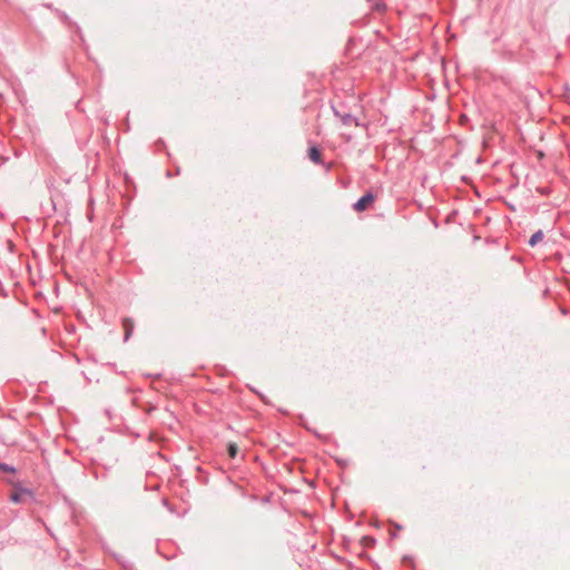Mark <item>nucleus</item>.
<instances>
[{"instance_id":"obj_10","label":"nucleus","mask_w":570,"mask_h":570,"mask_svg":"<svg viewBox=\"0 0 570 570\" xmlns=\"http://www.w3.org/2000/svg\"><path fill=\"white\" fill-rule=\"evenodd\" d=\"M368 2H372L373 0H367Z\"/></svg>"},{"instance_id":"obj_7","label":"nucleus","mask_w":570,"mask_h":570,"mask_svg":"<svg viewBox=\"0 0 570 570\" xmlns=\"http://www.w3.org/2000/svg\"><path fill=\"white\" fill-rule=\"evenodd\" d=\"M237 452H239V449H237L236 443H228L229 458L235 459L237 456Z\"/></svg>"},{"instance_id":"obj_1","label":"nucleus","mask_w":570,"mask_h":570,"mask_svg":"<svg viewBox=\"0 0 570 570\" xmlns=\"http://www.w3.org/2000/svg\"><path fill=\"white\" fill-rule=\"evenodd\" d=\"M373 202V195L371 193H367L363 195L360 199H357L356 203H354L353 208L356 212H363L367 208L370 204Z\"/></svg>"},{"instance_id":"obj_3","label":"nucleus","mask_w":570,"mask_h":570,"mask_svg":"<svg viewBox=\"0 0 570 570\" xmlns=\"http://www.w3.org/2000/svg\"><path fill=\"white\" fill-rule=\"evenodd\" d=\"M308 157L312 163L320 165L321 164V151H318L317 147L309 146L308 148Z\"/></svg>"},{"instance_id":"obj_2","label":"nucleus","mask_w":570,"mask_h":570,"mask_svg":"<svg viewBox=\"0 0 570 570\" xmlns=\"http://www.w3.org/2000/svg\"><path fill=\"white\" fill-rule=\"evenodd\" d=\"M335 117L340 118L342 124L345 126H358L357 119L354 118L351 114H342L334 108Z\"/></svg>"},{"instance_id":"obj_4","label":"nucleus","mask_w":570,"mask_h":570,"mask_svg":"<svg viewBox=\"0 0 570 570\" xmlns=\"http://www.w3.org/2000/svg\"><path fill=\"white\" fill-rule=\"evenodd\" d=\"M134 332V322L130 318L124 320V340H128Z\"/></svg>"},{"instance_id":"obj_8","label":"nucleus","mask_w":570,"mask_h":570,"mask_svg":"<svg viewBox=\"0 0 570 570\" xmlns=\"http://www.w3.org/2000/svg\"><path fill=\"white\" fill-rule=\"evenodd\" d=\"M0 469L4 472H14L13 466L2 462H0Z\"/></svg>"},{"instance_id":"obj_5","label":"nucleus","mask_w":570,"mask_h":570,"mask_svg":"<svg viewBox=\"0 0 570 570\" xmlns=\"http://www.w3.org/2000/svg\"><path fill=\"white\" fill-rule=\"evenodd\" d=\"M543 240V233L539 229L534 235L529 238V246L534 247L538 243Z\"/></svg>"},{"instance_id":"obj_9","label":"nucleus","mask_w":570,"mask_h":570,"mask_svg":"<svg viewBox=\"0 0 570 570\" xmlns=\"http://www.w3.org/2000/svg\"><path fill=\"white\" fill-rule=\"evenodd\" d=\"M383 8H384V6L382 4L381 1H377V2H375L374 6H372V10H376V11L382 10Z\"/></svg>"},{"instance_id":"obj_6","label":"nucleus","mask_w":570,"mask_h":570,"mask_svg":"<svg viewBox=\"0 0 570 570\" xmlns=\"http://www.w3.org/2000/svg\"><path fill=\"white\" fill-rule=\"evenodd\" d=\"M29 495L30 492L28 489H23L21 490L20 492H16L13 493L12 495H10V500H12V502H21V495Z\"/></svg>"}]
</instances>
